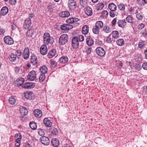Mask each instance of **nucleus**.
Instances as JSON below:
<instances>
[{
  "mask_svg": "<svg viewBox=\"0 0 147 147\" xmlns=\"http://www.w3.org/2000/svg\"><path fill=\"white\" fill-rule=\"evenodd\" d=\"M103 30L106 33H109L111 31V29L109 26H105L103 28Z\"/></svg>",
  "mask_w": 147,
  "mask_h": 147,
  "instance_id": "nucleus-34",
  "label": "nucleus"
},
{
  "mask_svg": "<svg viewBox=\"0 0 147 147\" xmlns=\"http://www.w3.org/2000/svg\"><path fill=\"white\" fill-rule=\"evenodd\" d=\"M30 62L34 65H36L37 63V57L34 54H32L31 57Z\"/></svg>",
  "mask_w": 147,
  "mask_h": 147,
  "instance_id": "nucleus-15",
  "label": "nucleus"
},
{
  "mask_svg": "<svg viewBox=\"0 0 147 147\" xmlns=\"http://www.w3.org/2000/svg\"><path fill=\"white\" fill-rule=\"evenodd\" d=\"M20 113L22 115H26L28 113V111L25 107H21L20 109Z\"/></svg>",
  "mask_w": 147,
  "mask_h": 147,
  "instance_id": "nucleus-17",
  "label": "nucleus"
},
{
  "mask_svg": "<svg viewBox=\"0 0 147 147\" xmlns=\"http://www.w3.org/2000/svg\"><path fill=\"white\" fill-rule=\"evenodd\" d=\"M9 101L10 104L13 105L16 102V100L13 97L11 96L9 98Z\"/></svg>",
  "mask_w": 147,
  "mask_h": 147,
  "instance_id": "nucleus-38",
  "label": "nucleus"
},
{
  "mask_svg": "<svg viewBox=\"0 0 147 147\" xmlns=\"http://www.w3.org/2000/svg\"><path fill=\"white\" fill-rule=\"evenodd\" d=\"M9 58V60L12 62H14L16 60V55L13 53L10 55Z\"/></svg>",
  "mask_w": 147,
  "mask_h": 147,
  "instance_id": "nucleus-31",
  "label": "nucleus"
},
{
  "mask_svg": "<svg viewBox=\"0 0 147 147\" xmlns=\"http://www.w3.org/2000/svg\"><path fill=\"white\" fill-rule=\"evenodd\" d=\"M15 137L17 138L16 139H21L22 138L21 135L19 134H16L15 135Z\"/></svg>",
  "mask_w": 147,
  "mask_h": 147,
  "instance_id": "nucleus-55",
  "label": "nucleus"
},
{
  "mask_svg": "<svg viewBox=\"0 0 147 147\" xmlns=\"http://www.w3.org/2000/svg\"><path fill=\"white\" fill-rule=\"evenodd\" d=\"M51 64L53 67H54L56 66L57 63L54 61H51Z\"/></svg>",
  "mask_w": 147,
  "mask_h": 147,
  "instance_id": "nucleus-51",
  "label": "nucleus"
},
{
  "mask_svg": "<svg viewBox=\"0 0 147 147\" xmlns=\"http://www.w3.org/2000/svg\"><path fill=\"white\" fill-rule=\"evenodd\" d=\"M44 122L45 125L47 127H50L52 125V122L48 118H46L44 119Z\"/></svg>",
  "mask_w": 147,
  "mask_h": 147,
  "instance_id": "nucleus-23",
  "label": "nucleus"
},
{
  "mask_svg": "<svg viewBox=\"0 0 147 147\" xmlns=\"http://www.w3.org/2000/svg\"><path fill=\"white\" fill-rule=\"evenodd\" d=\"M85 11L86 14L88 16H91L93 14L92 9L89 6H87L86 7Z\"/></svg>",
  "mask_w": 147,
  "mask_h": 147,
  "instance_id": "nucleus-20",
  "label": "nucleus"
},
{
  "mask_svg": "<svg viewBox=\"0 0 147 147\" xmlns=\"http://www.w3.org/2000/svg\"><path fill=\"white\" fill-rule=\"evenodd\" d=\"M34 94L33 93L30 91H27L24 92V96L28 99H32L33 98Z\"/></svg>",
  "mask_w": 147,
  "mask_h": 147,
  "instance_id": "nucleus-10",
  "label": "nucleus"
},
{
  "mask_svg": "<svg viewBox=\"0 0 147 147\" xmlns=\"http://www.w3.org/2000/svg\"><path fill=\"white\" fill-rule=\"evenodd\" d=\"M56 53L55 49H52L49 51L48 55V57L49 58H51L55 56Z\"/></svg>",
  "mask_w": 147,
  "mask_h": 147,
  "instance_id": "nucleus-22",
  "label": "nucleus"
},
{
  "mask_svg": "<svg viewBox=\"0 0 147 147\" xmlns=\"http://www.w3.org/2000/svg\"><path fill=\"white\" fill-rule=\"evenodd\" d=\"M34 115L36 117H40L42 116V111L39 109H35L34 111Z\"/></svg>",
  "mask_w": 147,
  "mask_h": 147,
  "instance_id": "nucleus-19",
  "label": "nucleus"
},
{
  "mask_svg": "<svg viewBox=\"0 0 147 147\" xmlns=\"http://www.w3.org/2000/svg\"><path fill=\"white\" fill-rule=\"evenodd\" d=\"M117 22L116 18H114L112 22V26H113L115 25Z\"/></svg>",
  "mask_w": 147,
  "mask_h": 147,
  "instance_id": "nucleus-56",
  "label": "nucleus"
},
{
  "mask_svg": "<svg viewBox=\"0 0 147 147\" xmlns=\"http://www.w3.org/2000/svg\"><path fill=\"white\" fill-rule=\"evenodd\" d=\"M109 8L111 11H115L117 8L116 5L113 3H111L109 5Z\"/></svg>",
  "mask_w": 147,
  "mask_h": 147,
  "instance_id": "nucleus-26",
  "label": "nucleus"
},
{
  "mask_svg": "<svg viewBox=\"0 0 147 147\" xmlns=\"http://www.w3.org/2000/svg\"><path fill=\"white\" fill-rule=\"evenodd\" d=\"M25 81V80L24 78H18L16 81L14 82L15 85L16 86H19L23 85V83Z\"/></svg>",
  "mask_w": 147,
  "mask_h": 147,
  "instance_id": "nucleus-11",
  "label": "nucleus"
},
{
  "mask_svg": "<svg viewBox=\"0 0 147 147\" xmlns=\"http://www.w3.org/2000/svg\"><path fill=\"white\" fill-rule=\"evenodd\" d=\"M87 0H80V3L81 6L84 7L87 3Z\"/></svg>",
  "mask_w": 147,
  "mask_h": 147,
  "instance_id": "nucleus-43",
  "label": "nucleus"
},
{
  "mask_svg": "<svg viewBox=\"0 0 147 147\" xmlns=\"http://www.w3.org/2000/svg\"><path fill=\"white\" fill-rule=\"evenodd\" d=\"M142 66L144 69L147 70V63H143Z\"/></svg>",
  "mask_w": 147,
  "mask_h": 147,
  "instance_id": "nucleus-57",
  "label": "nucleus"
},
{
  "mask_svg": "<svg viewBox=\"0 0 147 147\" xmlns=\"http://www.w3.org/2000/svg\"><path fill=\"white\" fill-rule=\"evenodd\" d=\"M95 26L100 29L103 26V23L101 21H98L96 23Z\"/></svg>",
  "mask_w": 147,
  "mask_h": 147,
  "instance_id": "nucleus-29",
  "label": "nucleus"
},
{
  "mask_svg": "<svg viewBox=\"0 0 147 147\" xmlns=\"http://www.w3.org/2000/svg\"><path fill=\"white\" fill-rule=\"evenodd\" d=\"M9 2L11 5H14L16 3V0H9Z\"/></svg>",
  "mask_w": 147,
  "mask_h": 147,
  "instance_id": "nucleus-52",
  "label": "nucleus"
},
{
  "mask_svg": "<svg viewBox=\"0 0 147 147\" xmlns=\"http://www.w3.org/2000/svg\"><path fill=\"white\" fill-rule=\"evenodd\" d=\"M126 22L125 20H119L117 22L118 26L124 28L126 25Z\"/></svg>",
  "mask_w": 147,
  "mask_h": 147,
  "instance_id": "nucleus-16",
  "label": "nucleus"
},
{
  "mask_svg": "<svg viewBox=\"0 0 147 147\" xmlns=\"http://www.w3.org/2000/svg\"><path fill=\"white\" fill-rule=\"evenodd\" d=\"M104 4L102 3H99L97 5V10H100L104 7Z\"/></svg>",
  "mask_w": 147,
  "mask_h": 147,
  "instance_id": "nucleus-41",
  "label": "nucleus"
},
{
  "mask_svg": "<svg viewBox=\"0 0 147 147\" xmlns=\"http://www.w3.org/2000/svg\"><path fill=\"white\" fill-rule=\"evenodd\" d=\"M136 17L137 19L139 20H142L143 19V16L140 13L137 14Z\"/></svg>",
  "mask_w": 147,
  "mask_h": 147,
  "instance_id": "nucleus-48",
  "label": "nucleus"
},
{
  "mask_svg": "<svg viewBox=\"0 0 147 147\" xmlns=\"http://www.w3.org/2000/svg\"><path fill=\"white\" fill-rule=\"evenodd\" d=\"M45 74H40L39 77V79L40 82H42L45 79Z\"/></svg>",
  "mask_w": 147,
  "mask_h": 147,
  "instance_id": "nucleus-42",
  "label": "nucleus"
},
{
  "mask_svg": "<svg viewBox=\"0 0 147 147\" xmlns=\"http://www.w3.org/2000/svg\"><path fill=\"white\" fill-rule=\"evenodd\" d=\"M96 53L100 57L104 56L105 54V51L103 48L101 47L97 48L96 50Z\"/></svg>",
  "mask_w": 147,
  "mask_h": 147,
  "instance_id": "nucleus-7",
  "label": "nucleus"
},
{
  "mask_svg": "<svg viewBox=\"0 0 147 147\" xmlns=\"http://www.w3.org/2000/svg\"><path fill=\"white\" fill-rule=\"evenodd\" d=\"M51 142L53 145L55 147H57L59 144L58 140L56 138L53 139Z\"/></svg>",
  "mask_w": 147,
  "mask_h": 147,
  "instance_id": "nucleus-28",
  "label": "nucleus"
},
{
  "mask_svg": "<svg viewBox=\"0 0 147 147\" xmlns=\"http://www.w3.org/2000/svg\"><path fill=\"white\" fill-rule=\"evenodd\" d=\"M8 12V9L6 6H4L3 7L1 10V14L3 16L7 14Z\"/></svg>",
  "mask_w": 147,
  "mask_h": 147,
  "instance_id": "nucleus-24",
  "label": "nucleus"
},
{
  "mask_svg": "<svg viewBox=\"0 0 147 147\" xmlns=\"http://www.w3.org/2000/svg\"><path fill=\"white\" fill-rule=\"evenodd\" d=\"M100 29L99 28L96 27L95 26L92 29L93 32L95 34H98L99 32Z\"/></svg>",
  "mask_w": 147,
  "mask_h": 147,
  "instance_id": "nucleus-40",
  "label": "nucleus"
},
{
  "mask_svg": "<svg viewBox=\"0 0 147 147\" xmlns=\"http://www.w3.org/2000/svg\"><path fill=\"white\" fill-rule=\"evenodd\" d=\"M68 58L66 57L63 56L61 57L59 59L60 62L63 63H65L68 61Z\"/></svg>",
  "mask_w": 147,
  "mask_h": 147,
  "instance_id": "nucleus-37",
  "label": "nucleus"
},
{
  "mask_svg": "<svg viewBox=\"0 0 147 147\" xmlns=\"http://www.w3.org/2000/svg\"><path fill=\"white\" fill-rule=\"evenodd\" d=\"M43 41L44 43L48 45L53 43L54 41L53 38L51 37L49 33L45 32L43 36Z\"/></svg>",
  "mask_w": 147,
  "mask_h": 147,
  "instance_id": "nucleus-1",
  "label": "nucleus"
},
{
  "mask_svg": "<svg viewBox=\"0 0 147 147\" xmlns=\"http://www.w3.org/2000/svg\"><path fill=\"white\" fill-rule=\"evenodd\" d=\"M4 41L7 45H11L14 43L13 39L9 36H6L4 37Z\"/></svg>",
  "mask_w": 147,
  "mask_h": 147,
  "instance_id": "nucleus-5",
  "label": "nucleus"
},
{
  "mask_svg": "<svg viewBox=\"0 0 147 147\" xmlns=\"http://www.w3.org/2000/svg\"><path fill=\"white\" fill-rule=\"evenodd\" d=\"M102 14L105 15V16H107L108 15V13L107 11L105 10L102 12Z\"/></svg>",
  "mask_w": 147,
  "mask_h": 147,
  "instance_id": "nucleus-64",
  "label": "nucleus"
},
{
  "mask_svg": "<svg viewBox=\"0 0 147 147\" xmlns=\"http://www.w3.org/2000/svg\"><path fill=\"white\" fill-rule=\"evenodd\" d=\"M92 51V48L91 47L88 48L85 51V52L87 54H90L91 53Z\"/></svg>",
  "mask_w": 147,
  "mask_h": 147,
  "instance_id": "nucleus-47",
  "label": "nucleus"
},
{
  "mask_svg": "<svg viewBox=\"0 0 147 147\" xmlns=\"http://www.w3.org/2000/svg\"><path fill=\"white\" fill-rule=\"evenodd\" d=\"M70 15V13L68 11H62L59 13V16L62 18H66Z\"/></svg>",
  "mask_w": 147,
  "mask_h": 147,
  "instance_id": "nucleus-18",
  "label": "nucleus"
},
{
  "mask_svg": "<svg viewBox=\"0 0 147 147\" xmlns=\"http://www.w3.org/2000/svg\"><path fill=\"white\" fill-rule=\"evenodd\" d=\"M116 43L117 45L119 46H122L124 43V39L123 38L119 39L117 40Z\"/></svg>",
  "mask_w": 147,
  "mask_h": 147,
  "instance_id": "nucleus-33",
  "label": "nucleus"
},
{
  "mask_svg": "<svg viewBox=\"0 0 147 147\" xmlns=\"http://www.w3.org/2000/svg\"><path fill=\"white\" fill-rule=\"evenodd\" d=\"M106 41L108 43H111V36H108L106 38Z\"/></svg>",
  "mask_w": 147,
  "mask_h": 147,
  "instance_id": "nucleus-49",
  "label": "nucleus"
},
{
  "mask_svg": "<svg viewBox=\"0 0 147 147\" xmlns=\"http://www.w3.org/2000/svg\"><path fill=\"white\" fill-rule=\"evenodd\" d=\"M34 31L33 29H29L26 32V35L28 37H31L34 35Z\"/></svg>",
  "mask_w": 147,
  "mask_h": 147,
  "instance_id": "nucleus-32",
  "label": "nucleus"
},
{
  "mask_svg": "<svg viewBox=\"0 0 147 147\" xmlns=\"http://www.w3.org/2000/svg\"><path fill=\"white\" fill-rule=\"evenodd\" d=\"M40 140L41 143L45 145H48L49 144L50 140L48 137L43 136L40 138Z\"/></svg>",
  "mask_w": 147,
  "mask_h": 147,
  "instance_id": "nucleus-8",
  "label": "nucleus"
},
{
  "mask_svg": "<svg viewBox=\"0 0 147 147\" xmlns=\"http://www.w3.org/2000/svg\"><path fill=\"white\" fill-rule=\"evenodd\" d=\"M72 46L74 49H77L78 47L79 42L78 39L77 37H74L72 40Z\"/></svg>",
  "mask_w": 147,
  "mask_h": 147,
  "instance_id": "nucleus-6",
  "label": "nucleus"
},
{
  "mask_svg": "<svg viewBox=\"0 0 147 147\" xmlns=\"http://www.w3.org/2000/svg\"><path fill=\"white\" fill-rule=\"evenodd\" d=\"M138 3L140 4L141 6L144 5V3L142 0H138Z\"/></svg>",
  "mask_w": 147,
  "mask_h": 147,
  "instance_id": "nucleus-62",
  "label": "nucleus"
},
{
  "mask_svg": "<svg viewBox=\"0 0 147 147\" xmlns=\"http://www.w3.org/2000/svg\"><path fill=\"white\" fill-rule=\"evenodd\" d=\"M145 26V25L143 24H141L138 26V27L139 30L142 29Z\"/></svg>",
  "mask_w": 147,
  "mask_h": 147,
  "instance_id": "nucleus-53",
  "label": "nucleus"
},
{
  "mask_svg": "<svg viewBox=\"0 0 147 147\" xmlns=\"http://www.w3.org/2000/svg\"><path fill=\"white\" fill-rule=\"evenodd\" d=\"M47 46L45 45H42L40 48V53L42 55H45L47 53Z\"/></svg>",
  "mask_w": 147,
  "mask_h": 147,
  "instance_id": "nucleus-13",
  "label": "nucleus"
},
{
  "mask_svg": "<svg viewBox=\"0 0 147 147\" xmlns=\"http://www.w3.org/2000/svg\"><path fill=\"white\" fill-rule=\"evenodd\" d=\"M73 19V18H71L67 20V22L69 24L74 23Z\"/></svg>",
  "mask_w": 147,
  "mask_h": 147,
  "instance_id": "nucleus-54",
  "label": "nucleus"
},
{
  "mask_svg": "<svg viewBox=\"0 0 147 147\" xmlns=\"http://www.w3.org/2000/svg\"><path fill=\"white\" fill-rule=\"evenodd\" d=\"M118 8L119 9L121 10H124L125 9L124 5L123 4H120L118 5Z\"/></svg>",
  "mask_w": 147,
  "mask_h": 147,
  "instance_id": "nucleus-46",
  "label": "nucleus"
},
{
  "mask_svg": "<svg viewBox=\"0 0 147 147\" xmlns=\"http://www.w3.org/2000/svg\"><path fill=\"white\" fill-rule=\"evenodd\" d=\"M144 45V44L142 42H140L138 44V47L140 48H141Z\"/></svg>",
  "mask_w": 147,
  "mask_h": 147,
  "instance_id": "nucleus-63",
  "label": "nucleus"
},
{
  "mask_svg": "<svg viewBox=\"0 0 147 147\" xmlns=\"http://www.w3.org/2000/svg\"><path fill=\"white\" fill-rule=\"evenodd\" d=\"M112 36L113 38L117 39L119 37V33L117 31H114L113 32Z\"/></svg>",
  "mask_w": 147,
  "mask_h": 147,
  "instance_id": "nucleus-36",
  "label": "nucleus"
},
{
  "mask_svg": "<svg viewBox=\"0 0 147 147\" xmlns=\"http://www.w3.org/2000/svg\"><path fill=\"white\" fill-rule=\"evenodd\" d=\"M24 58L25 59H27L29 56V50L28 47L25 48L23 52Z\"/></svg>",
  "mask_w": 147,
  "mask_h": 147,
  "instance_id": "nucleus-14",
  "label": "nucleus"
},
{
  "mask_svg": "<svg viewBox=\"0 0 147 147\" xmlns=\"http://www.w3.org/2000/svg\"><path fill=\"white\" fill-rule=\"evenodd\" d=\"M67 24H63L61 26L60 28L62 30H67Z\"/></svg>",
  "mask_w": 147,
  "mask_h": 147,
  "instance_id": "nucleus-44",
  "label": "nucleus"
},
{
  "mask_svg": "<svg viewBox=\"0 0 147 147\" xmlns=\"http://www.w3.org/2000/svg\"><path fill=\"white\" fill-rule=\"evenodd\" d=\"M16 56H21L22 54V52L20 50H17L16 52Z\"/></svg>",
  "mask_w": 147,
  "mask_h": 147,
  "instance_id": "nucleus-50",
  "label": "nucleus"
},
{
  "mask_svg": "<svg viewBox=\"0 0 147 147\" xmlns=\"http://www.w3.org/2000/svg\"><path fill=\"white\" fill-rule=\"evenodd\" d=\"M113 11H111L110 12V16L111 17H114L115 16V14L113 12Z\"/></svg>",
  "mask_w": 147,
  "mask_h": 147,
  "instance_id": "nucleus-60",
  "label": "nucleus"
},
{
  "mask_svg": "<svg viewBox=\"0 0 147 147\" xmlns=\"http://www.w3.org/2000/svg\"><path fill=\"white\" fill-rule=\"evenodd\" d=\"M67 30H69L72 28L73 27L72 25L69 24H67Z\"/></svg>",
  "mask_w": 147,
  "mask_h": 147,
  "instance_id": "nucleus-59",
  "label": "nucleus"
},
{
  "mask_svg": "<svg viewBox=\"0 0 147 147\" xmlns=\"http://www.w3.org/2000/svg\"><path fill=\"white\" fill-rule=\"evenodd\" d=\"M86 43L88 45L91 46L94 44V40L92 37L88 36L86 38Z\"/></svg>",
  "mask_w": 147,
  "mask_h": 147,
  "instance_id": "nucleus-21",
  "label": "nucleus"
},
{
  "mask_svg": "<svg viewBox=\"0 0 147 147\" xmlns=\"http://www.w3.org/2000/svg\"><path fill=\"white\" fill-rule=\"evenodd\" d=\"M35 84L33 83H26L22 85V87L24 88H31L34 87Z\"/></svg>",
  "mask_w": 147,
  "mask_h": 147,
  "instance_id": "nucleus-12",
  "label": "nucleus"
},
{
  "mask_svg": "<svg viewBox=\"0 0 147 147\" xmlns=\"http://www.w3.org/2000/svg\"><path fill=\"white\" fill-rule=\"evenodd\" d=\"M89 27L87 25L84 26L82 28V32L83 34H88L89 31Z\"/></svg>",
  "mask_w": 147,
  "mask_h": 147,
  "instance_id": "nucleus-27",
  "label": "nucleus"
},
{
  "mask_svg": "<svg viewBox=\"0 0 147 147\" xmlns=\"http://www.w3.org/2000/svg\"><path fill=\"white\" fill-rule=\"evenodd\" d=\"M40 69L42 74H44L46 73L47 72V68L45 65L42 66L40 67Z\"/></svg>",
  "mask_w": 147,
  "mask_h": 147,
  "instance_id": "nucleus-30",
  "label": "nucleus"
},
{
  "mask_svg": "<svg viewBox=\"0 0 147 147\" xmlns=\"http://www.w3.org/2000/svg\"><path fill=\"white\" fill-rule=\"evenodd\" d=\"M5 30L3 28H0V35L3 34L5 32Z\"/></svg>",
  "mask_w": 147,
  "mask_h": 147,
  "instance_id": "nucleus-58",
  "label": "nucleus"
},
{
  "mask_svg": "<svg viewBox=\"0 0 147 147\" xmlns=\"http://www.w3.org/2000/svg\"><path fill=\"white\" fill-rule=\"evenodd\" d=\"M51 133L53 135H56L58 134V131L57 129L55 128H51L50 129Z\"/></svg>",
  "mask_w": 147,
  "mask_h": 147,
  "instance_id": "nucleus-39",
  "label": "nucleus"
},
{
  "mask_svg": "<svg viewBox=\"0 0 147 147\" xmlns=\"http://www.w3.org/2000/svg\"><path fill=\"white\" fill-rule=\"evenodd\" d=\"M79 38L80 41L81 42L83 41L84 39V36L82 35L79 36Z\"/></svg>",
  "mask_w": 147,
  "mask_h": 147,
  "instance_id": "nucleus-61",
  "label": "nucleus"
},
{
  "mask_svg": "<svg viewBox=\"0 0 147 147\" xmlns=\"http://www.w3.org/2000/svg\"><path fill=\"white\" fill-rule=\"evenodd\" d=\"M30 126L32 129L35 130L37 128V125L36 123L33 121L30 122L29 124Z\"/></svg>",
  "mask_w": 147,
  "mask_h": 147,
  "instance_id": "nucleus-35",
  "label": "nucleus"
},
{
  "mask_svg": "<svg viewBox=\"0 0 147 147\" xmlns=\"http://www.w3.org/2000/svg\"><path fill=\"white\" fill-rule=\"evenodd\" d=\"M31 24V20L30 18H26L24 22L23 27L24 29H27L30 26Z\"/></svg>",
  "mask_w": 147,
  "mask_h": 147,
  "instance_id": "nucleus-9",
  "label": "nucleus"
},
{
  "mask_svg": "<svg viewBox=\"0 0 147 147\" xmlns=\"http://www.w3.org/2000/svg\"><path fill=\"white\" fill-rule=\"evenodd\" d=\"M68 7L70 10H74L77 7V4L74 0H69L68 1Z\"/></svg>",
  "mask_w": 147,
  "mask_h": 147,
  "instance_id": "nucleus-3",
  "label": "nucleus"
},
{
  "mask_svg": "<svg viewBox=\"0 0 147 147\" xmlns=\"http://www.w3.org/2000/svg\"><path fill=\"white\" fill-rule=\"evenodd\" d=\"M69 37L68 35L66 34L61 35L60 37L59 42L61 45H63L66 44L68 41Z\"/></svg>",
  "mask_w": 147,
  "mask_h": 147,
  "instance_id": "nucleus-2",
  "label": "nucleus"
},
{
  "mask_svg": "<svg viewBox=\"0 0 147 147\" xmlns=\"http://www.w3.org/2000/svg\"><path fill=\"white\" fill-rule=\"evenodd\" d=\"M126 20L127 22L131 23V26L133 27L134 22L132 17L131 16H128L126 18Z\"/></svg>",
  "mask_w": 147,
  "mask_h": 147,
  "instance_id": "nucleus-25",
  "label": "nucleus"
},
{
  "mask_svg": "<svg viewBox=\"0 0 147 147\" xmlns=\"http://www.w3.org/2000/svg\"><path fill=\"white\" fill-rule=\"evenodd\" d=\"M36 71L32 70L30 72L27 76V79L29 81H33L36 78Z\"/></svg>",
  "mask_w": 147,
  "mask_h": 147,
  "instance_id": "nucleus-4",
  "label": "nucleus"
},
{
  "mask_svg": "<svg viewBox=\"0 0 147 147\" xmlns=\"http://www.w3.org/2000/svg\"><path fill=\"white\" fill-rule=\"evenodd\" d=\"M38 133L40 136L44 135L45 133V131L42 129H39Z\"/></svg>",
  "mask_w": 147,
  "mask_h": 147,
  "instance_id": "nucleus-45",
  "label": "nucleus"
}]
</instances>
